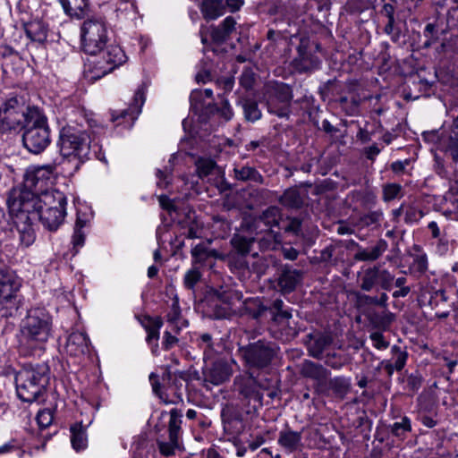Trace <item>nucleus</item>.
<instances>
[{
  "label": "nucleus",
  "mask_w": 458,
  "mask_h": 458,
  "mask_svg": "<svg viewBox=\"0 0 458 458\" xmlns=\"http://www.w3.org/2000/svg\"><path fill=\"white\" fill-rule=\"evenodd\" d=\"M391 433L397 437H405L406 433L411 431V420L407 416H403L401 421H396L391 425Z\"/></svg>",
  "instance_id": "43"
},
{
  "label": "nucleus",
  "mask_w": 458,
  "mask_h": 458,
  "mask_svg": "<svg viewBox=\"0 0 458 458\" xmlns=\"http://www.w3.org/2000/svg\"><path fill=\"white\" fill-rule=\"evenodd\" d=\"M402 191V186L398 183H386L382 189V199L385 202H389L398 198Z\"/></svg>",
  "instance_id": "49"
},
{
  "label": "nucleus",
  "mask_w": 458,
  "mask_h": 458,
  "mask_svg": "<svg viewBox=\"0 0 458 458\" xmlns=\"http://www.w3.org/2000/svg\"><path fill=\"white\" fill-rule=\"evenodd\" d=\"M332 337L326 333L315 332L307 335L305 342L309 354L320 359L324 351L332 344Z\"/></svg>",
  "instance_id": "18"
},
{
  "label": "nucleus",
  "mask_w": 458,
  "mask_h": 458,
  "mask_svg": "<svg viewBox=\"0 0 458 458\" xmlns=\"http://www.w3.org/2000/svg\"><path fill=\"white\" fill-rule=\"evenodd\" d=\"M145 87L141 85L135 92L132 103L128 109H124L119 112L112 113V122L116 123L120 125L123 123H127L128 126H131L133 121L137 118L139 114L141 112V107L145 103Z\"/></svg>",
  "instance_id": "15"
},
{
  "label": "nucleus",
  "mask_w": 458,
  "mask_h": 458,
  "mask_svg": "<svg viewBox=\"0 0 458 458\" xmlns=\"http://www.w3.org/2000/svg\"><path fill=\"white\" fill-rule=\"evenodd\" d=\"M236 30V21L232 16H227L217 26H211L210 36L216 44L225 43Z\"/></svg>",
  "instance_id": "21"
},
{
  "label": "nucleus",
  "mask_w": 458,
  "mask_h": 458,
  "mask_svg": "<svg viewBox=\"0 0 458 458\" xmlns=\"http://www.w3.org/2000/svg\"><path fill=\"white\" fill-rule=\"evenodd\" d=\"M239 353L248 368L264 369L271 363L276 353V344L266 340H258L240 347Z\"/></svg>",
  "instance_id": "11"
},
{
  "label": "nucleus",
  "mask_w": 458,
  "mask_h": 458,
  "mask_svg": "<svg viewBox=\"0 0 458 458\" xmlns=\"http://www.w3.org/2000/svg\"><path fill=\"white\" fill-rule=\"evenodd\" d=\"M239 105L242 108L244 119L250 123H255L261 119L262 112L257 100L250 98H242Z\"/></svg>",
  "instance_id": "28"
},
{
  "label": "nucleus",
  "mask_w": 458,
  "mask_h": 458,
  "mask_svg": "<svg viewBox=\"0 0 458 458\" xmlns=\"http://www.w3.org/2000/svg\"><path fill=\"white\" fill-rule=\"evenodd\" d=\"M234 385L240 394L245 399L252 400L262 404V388H269L270 383L263 384L258 381L251 374L246 377H239L234 379Z\"/></svg>",
  "instance_id": "13"
},
{
  "label": "nucleus",
  "mask_w": 458,
  "mask_h": 458,
  "mask_svg": "<svg viewBox=\"0 0 458 458\" xmlns=\"http://www.w3.org/2000/svg\"><path fill=\"white\" fill-rule=\"evenodd\" d=\"M83 123L90 127L89 121L82 117L81 123L71 121L60 131V153L70 161H76V169L90 158V136Z\"/></svg>",
  "instance_id": "3"
},
{
  "label": "nucleus",
  "mask_w": 458,
  "mask_h": 458,
  "mask_svg": "<svg viewBox=\"0 0 458 458\" xmlns=\"http://www.w3.org/2000/svg\"><path fill=\"white\" fill-rule=\"evenodd\" d=\"M388 243L386 240H378L375 245L369 248H362L358 245L354 259L357 261L372 262L378 259L387 250Z\"/></svg>",
  "instance_id": "20"
},
{
  "label": "nucleus",
  "mask_w": 458,
  "mask_h": 458,
  "mask_svg": "<svg viewBox=\"0 0 458 458\" xmlns=\"http://www.w3.org/2000/svg\"><path fill=\"white\" fill-rule=\"evenodd\" d=\"M394 276L387 269L378 267V285L386 291L392 289Z\"/></svg>",
  "instance_id": "52"
},
{
  "label": "nucleus",
  "mask_w": 458,
  "mask_h": 458,
  "mask_svg": "<svg viewBox=\"0 0 458 458\" xmlns=\"http://www.w3.org/2000/svg\"><path fill=\"white\" fill-rule=\"evenodd\" d=\"M33 111H40L38 107L30 106L23 96L11 95L0 106V131L16 130L30 121Z\"/></svg>",
  "instance_id": "5"
},
{
  "label": "nucleus",
  "mask_w": 458,
  "mask_h": 458,
  "mask_svg": "<svg viewBox=\"0 0 458 458\" xmlns=\"http://www.w3.org/2000/svg\"><path fill=\"white\" fill-rule=\"evenodd\" d=\"M163 380L167 381V389L170 390L178 399L182 400V382L177 380V378L172 375L170 370H167L164 374Z\"/></svg>",
  "instance_id": "45"
},
{
  "label": "nucleus",
  "mask_w": 458,
  "mask_h": 458,
  "mask_svg": "<svg viewBox=\"0 0 458 458\" xmlns=\"http://www.w3.org/2000/svg\"><path fill=\"white\" fill-rule=\"evenodd\" d=\"M295 62L298 70L304 72L317 69L320 64L318 58L311 55H301Z\"/></svg>",
  "instance_id": "40"
},
{
  "label": "nucleus",
  "mask_w": 458,
  "mask_h": 458,
  "mask_svg": "<svg viewBox=\"0 0 458 458\" xmlns=\"http://www.w3.org/2000/svg\"><path fill=\"white\" fill-rule=\"evenodd\" d=\"M302 271L297 269H292L288 266H285L277 280L278 287L283 293H290L293 292L296 286L302 280Z\"/></svg>",
  "instance_id": "19"
},
{
  "label": "nucleus",
  "mask_w": 458,
  "mask_h": 458,
  "mask_svg": "<svg viewBox=\"0 0 458 458\" xmlns=\"http://www.w3.org/2000/svg\"><path fill=\"white\" fill-rule=\"evenodd\" d=\"M89 340L83 332L75 331L71 333L66 340L65 352L72 357H81L89 352Z\"/></svg>",
  "instance_id": "17"
},
{
  "label": "nucleus",
  "mask_w": 458,
  "mask_h": 458,
  "mask_svg": "<svg viewBox=\"0 0 458 458\" xmlns=\"http://www.w3.org/2000/svg\"><path fill=\"white\" fill-rule=\"evenodd\" d=\"M191 256L193 259L192 264L204 263L207 259L210 256V251L203 243L197 244L192 248Z\"/></svg>",
  "instance_id": "51"
},
{
  "label": "nucleus",
  "mask_w": 458,
  "mask_h": 458,
  "mask_svg": "<svg viewBox=\"0 0 458 458\" xmlns=\"http://www.w3.org/2000/svg\"><path fill=\"white\" fill-rule=\"evenodd\" d=\"M188 327V321H175L168 323V328L165 331H172L174 335H179L181 330Z\"/></svg>",
  "instance_id": "64"
},
{
  "label": "nucleus",
  "mask_w": 458,
  "mask_h": 458,
  "mask_svg": "<svg viewBox=\"0 0 458 458\" xmlns=\"http://www.w3.org/2000/svg\"><path fill=\"white\" fill-rule=\"evenodd\" d=\"M10 213L16 217L15 230L13 231L14 237L18 238L21 246L24 248L30 247L36 240V233L32 226L34 219L21 218L23 212Z\"/></svg>",
  "instance_id": "16"
},
{
  "label": "nucleus",
  "mask_w": 458,
  "mask_h": 458,
  "mask_svg": "<svg viewBox=\"0 0 458 458\" xmlns=\"http://www.w3.org/2000/svg\"><path fill=\"white\" fill-rule=\"evenodd\" d=\"M55 170V165L53 164L36 166L28 170L24 180V186L13 189L9 193V197L14 191H30L36 198H39L47 192H60L59 191L50 189Z\"/></svg>",
  "instance_id": "7"
},
{
  "label": "nucleus",
  "mask_w": 458,
  "mask_h": 458,
  "mask_svg": "<svg viewBox=\"0 0 458 458\" xmlns=\"http://www.w3.org/2000/svg\"><path fill=\"white\" fill-rule=\"evenodd\" d=\"M159 452L165 456H172L175 454V451L180 448L178 438H169L168 442L158 441L157 442Z\"/></svg>",
  "instance_id": "50"
},
{
  "label": "nucleus",
  "mask_w": 458,
  "mask_h": 458,
  "mask_svg": "<svg viewBox=\"0 0 458 458\" xmlns=\"http://www.w3.org/2000/svg\"><path fill=\"white\" fill-rule=\"evenodd\" d=\"M436 251L439 255L443 256L445 255L449 250V240L445 236V234L440 238L436 239Z\"/></svg>",
  "instance_id": "61"
},
{
  "label": "nucleus",
  "mask_w": 458,
  "mask_h": 458,
  "mask_svg": "<svg viewBox=\"0 0 458 458\" xmlns=\"http://www.w3.org/2000/svg\"><path fill=\"white\" fill-rule=\"evenodd\" d=\"M200 11L205 20H216L225 14V4L224 0H203Z\"/></svg>",
  "instance_id": "27"
},
{
  "label": "nucleus",
  "mask_w": 458,
  "mask_h": 458,
  "mask_svg": "<svg viewBox=\"0 0 458 458\" xmlns=\"http://www.w3.org/2000/svg\"><path fill=\"white\" fill-rule=\"evenodd\" d=\"M410 257L412 259V262L410 266L411 272L419 276L426 274L428 269V258L422 247L418 244H414L412 246V252L410 253Z\"/></svg>",
  "instance_id": "25"
},
{
  "label": "nucleus",
  "mask_w": 458,
  "mask_h": 458,
  "mask_svg": "<svg viewBox=\"0 0 458 458\" xmlns=\"http://www.w3.org/2000/svg\"><path fill=\"white\" fill-rule=\"evenodd\" d=\"M391 352L393 353L392 365L395 368L396 371H401L405 367L408 353L397 345H394L391 348Z\"/></svg>",
  "instance_id": "44"
},
{
  "label": "nucleus",
  "mask_w": 458,
  "mask_h": 458,
  "mask_svg": "<svg viewBox=\"0 0 458 458\" xmlns=\"http://www.w3.org/2000/svg\"><path fill=\"white\" fill-rule=\"evenodd\" d=\"M149 381L151 383L153 392L160 398H163V393L161 391V385L158 381V376L155 373H151L149 375Z\"/></svg>",
  "instance_id": "63"
},
{
  "label": "nucleus",
  "mask_w": 458,
  "mask_h": 458,
  "mask_svg": "<svg viewBox=\"0 0 458 458\" xmlns=\"http://www.w3.org/2000/svg\"><path fill=\"white\" fill-rule=\"evenodd\" d=\"M280 202L286 207L299 208L301 207L303 200L300 191L297 189H287L280 198Z\"/></svg>",
  "instance_id": "37"
},
{
  "label": "nucleus",
  "mask_w": 458,
  "mask_h": 458,
  "mask_svg": "<svg viewBox=\"0 0 458 458\" xmlns=\"http://www.w3.org/2000/svg\"><path fill=\"white\" fill-rule=\"evenodd\" d=\"M20 352L31 354L29 349L40 348L52 334V318L41 308L30 309L20 326Z\"/></svg>",
  "instance_id": "2"
},
{
  "label": "nucleus",
  "mask_w": 458,
  "mask_h": 458,
  "mask_svg": "<svg viewBox=\"0 0 458 458\" xmlns=\"http://www.w3.org/2000/svg\"><path fill=\"white\" fill-rule=\"evenodd\" d=\"M208 112L212 114H217L224 122L230 121L233 116V111L229 101L225 98L221 100V105H212L208 106Z\"/></svg>",
  "instance_id": "36"
},
{
  "label": "nucleus",
  "mask_w": 458,
  "mask_h": 458,
  "mask_svg": "<svg viewBox=\"0 0 458 458\" xmlns=\"http://www.w3.org/2000/svg\"><path fill=\"white\" fill-rule=\"evenodd\" d=\"M351 378L335 377L329 380L328 386L336 396L344 398L351 390Z\"/></svg>",
  "instance_id": "34"
},
{
  "label": "nucleus",
  "mask_w": 458,
  "mask_h": 458,
  "mask_svg": "<svg viewBox=\"0 0 458 458\" xmlns=\"http://www.w3.org/2000/svg\"><path fill=\"white\" fill-rule=\"evenodd\" d=\"M284 301L276 299L273 301L270 310L273 314V320L276 323H283L288 321L292 318V314L287 310H283Z\"/></svg>",
  "instance_id": "41"
},
{
  "label": "nucleus",
  "mask_w": 458,
  "mask_h": 458,
  "mask_svg": "<svg viewBox=\"0 0 458 458\" xmlns=\"http://www.w3.org/2000/svg\"><path fill=\"white\" fill-rule=\"evenodd\" d=\"M445 204L450 203V207L444 208L443 215L449 218L454 219V216L458 212V197H454L453 191H447L445 195Z\"/></svg>",
  "instance_id": "46"
},
{
  "label": "nucleus",
  "mask_w": 458,
  "mask_h": 458,
  "mask_svg": "<svg viewBox=\"0 0 458 458\" xmlns=\"http://www.w3.org/2000/svg\"><path fill=\"white\" fill-rule=\"evenodd\" d=\"M281 218L280 209L271 206L264 210L259 216H254L247 223V229L250 233L259 234L269 231L272 227L277 226Z\"/></svg>",
  "instance_id": "14"
},
{
  "label": "nucleus",
  "mask_w": 458,
  "mask_h": 458,
  "mask_svg": "<svg viewBox=\"0 0 458 458\" xmlns=\"http://www.w3.org/2000/svg\"><path fill=\"white\" fill-rule=\"evenodd\" d=\"M37 420L41 428H47L53 421V413L51 410L45 409L39 411L37 415Z\"/></svg>",
  "instance_id": "59"
},
{
  "label": "nucleus",
  "mask_w": 458,
  "mask_h": 458,
  "mask_svg": "<svg viewBox=\"0 0 458 458\" xmlns=\"http://www.w3.org/2000/svg\"><path fill=\"white\" fill-rule=\"evenodd\" d=\"M18 397L27 403L38 400L49 383V369L44 364L24 366L15 373Z\"/></svg>",
  "instance_id": "4"
},
{
  "label": "nucleus",
  "mask_w": 458,
  "mask_h": 458,
  "mask_svg": "<svg viewBox=\"0 0 458 458\" xmlns=\"http://www.w3.org/2000/svg\"><path fill=\"white\" fill-rule=\"evenodd\" d=\"M110 42L108 29L102 20H87L81 26V47L90 55H97L103 47Z\"/></svg>",
  "instance_id": "10"
},
{
  "label": "nucleus",
  "mask_w": 458,
  "mask_h": 458,
  "mask_svg": "<svg viewBox=\"0 0 458 458\" xmlns=\"http://www.w3.org/2000/svg\"><path fill=\"white\" fill-rule=\"evenodd\" d=\"M345 362V358L336 353L327 355L325 360V363L328 367L336 370L342 369L344 366Z\"/></svg>",
  "instance_id": "56"
},
{
  "label": "nucleus",
  "mask_w": 458,
  "mask_h": 458,
  "mask_svg": "<svg viewBox=\"0 0 458 458\" xmlns=\"http://www.w3.org/2000/svg\"><path fill=\"white\" fill-rule=\"evenodd\" d=\"M64 13L71 18L83 19L89 12V0H57Z\"/></svg>",
  "instance_id": "23"
},
{
  "label": "nucleus",
  "mask_w": 458,
  "mask_h": 458,
  "mask_svg": "<svg viewBox=\"0 0 458 458\" xmlns=\"http://www.w3.org/2000/svg\"><path fill=\"white\" fill-rule=\"evenodd\" d=\"M66 204L67 199L63 192H47L36 198L30 191H14L7 199L10 212H23L21 218L39 219L49 231H56L64 223Z\"/></svg>",
  "instance_id": "1"
},
{
  "label": "nucleus",
  "mask_w": 458,
  "mask_h": 458,
  "mask_svg": "<svg viewBox=\"0 0 458 458\" xmlns=\"http://www.w3.org/2000/svg\"><path fill=\"white\" fill-rule=\"evenodd\" d=\"M253 242V238L245 237L241 234H234L231 239L234 250L241 256H246L250 253Z\"/></svg>",
  "instance_id": "38"
},
{
  "label": "nucleus",
  "mask_w": 458,
  "mask_h": 458,
  "mask_svg": "<svg viewBox=\"0 0 458 458\" xmlns=\"http://www.w3.org/2000/svg\"><path fill=\"white\" fill-rule=\"evenodd\" d=\"M422 381H423V378H422V376L420 375V373L419 372H415V373H411V375H409L407 377V380H406V384H407V388L415 393L417 392L421 385H422Z\"/></svg>",
  "instance_id": "55"
},
{
  "label": "nucleus",
  "mask_w": 458,
  "mask_h": 458,
  "mask_svg": "<svg viewBox=\"0 0 458 458\" xmlns=\"http://www.w3.org/2000/svg\"><path fill=\"white\" fill-rule=\"evenodd\" d=\"M166 321L167 323H174L175 321H187L181 316V309L177 298L173 301L171 305V310L166 315Z\"/></svg>",
  "instance_id": "54"
},
{
  "label": "nucleus",
  "mask_w": 458,
  "mask_h": 458,
  "mask_svg": "<svg viewBox=\"0 0 458 458\" xmlns=\"http://www.w3.org/2000/svg\"><path fill=\"white\" fill-rule=\"evenodd\" d=\"M71 442L76 451L83 450L88 444L86 429L81 424L71 427Z\"/></svg>",
  "instance_id": "31"
},
{
  "label": "nucleus",
  "mask_w": 458,
  "mask_h": 458,
  "mask_svg": "<svg viewBox=\"0 0 458 458\" xmlns=\"http://www.w3.org/2000/svg\"><path fill=\"white\" fill-rule=\"evenodd\" d=\"M201 276L199 269L193 265L184 275L183 284L185 288L193 290L195 285L200 281Z\"/></svg>",
  "instance_id": "47"
},
{
  "label": "nucleus",
  "mask_w": 458,
  "mask_h": 458,
  "mask_svg": "<svg viewBox=\"0 0 458 458\" xmlns=\"http://www.w3.org/2000/svg\"><path fill=\"white\" fill-rule=\"evenodd\" d=\"M369 338L372 341L373 346L377 350H386L389 346V342L385 339L381 332L371 333Z\"/></svg>",
  "instance_id": "58"
},
{
  "label": "nucleus",
  "mask_w": 458,
  "mask_h": 458,
  "mask_svg": "<svg viewBox=\"0 0 458 458\" xmlns=\"http://www.w3.org/2000/svg\"><path fill=\"white\" fill-rule=\"evenodd\" d=\"M300 373L304 377L317 381L325 380L329 375V371L321 364L315 363L309 360H305L301 363Z\"/></svg>",
  "instance_id": "26"
},
{
  "label": "nucleus",
  "mask_w": 458,
  "mask_h": 458,
  "mask_svg": "<svg viewBox=\"0 0 458 458\" xmlns=\"http://www.w3.org/2000/svg\"><path fill=\"white\" fill-rule=\"evenodd\" d=\"M178 338L176 335L172 334V331H165L163 335V348L165 350H170L173 348L177 343Z\"/></svg>",
  "instance_id": "60"
},
{
  "label": "nucleus",
  "mask_w": 458,
  "mask_h": 458,
  "mask_svg": "<svg viewBox=\"0 0 458 458\" xmlns=\"http://www.w3.org/2000/svg\"><path fill=\"white\" fill-rule=\"evenodd\" d=\"M196 167L199 177L204 178L216 168V162L210 158H199L196 162Z\"/></svg>",
  "instance_id": "48"
},
{
  "label": "nucleus",
  "mask_w": 458,
  "mask_h": 458,
  "mask_svg": "<svg viewBox=\"0 0 458 458\" xmlns=\"http://www.w3.org/2000/svg\"><path fill=\"white\" fill-rule=\"evenodd\" d=\"M255 82V74L250 69H244L240 77V84L246 89H252Z\"/></svg>",
  "instance_id": "57"
},
{
  "label": "nucleus",
  "mask_w": 458,
  "mask_h": 458,
  "mask_svg": "<svg viewBox=\"0 0 458 458\" xmlns=\"http://www.w3.org/2000/svg\"><path fill=\"white\" fill-rule=\"evenodd\" d=\"M146 323L143 324L145 330L148 333L146 341L149 344L152 340L157 341L159 339V330L163 326V319L161 317H146Z\"/></svg>",
  "instance_id": "33"
},
{
  "label": "nucleus",
  "mask_w": 458,
  "mask_h": 458,
  "mask_svg": "<svg viewBox=\"0 0 458 458\" xmlns=\"http://www.w3.org/2000/svg\"><path fill=\"white\" fill-rule=\"evenodd\" d=\"M20 286L19 278L13 271L0 269V317H13L17 311L14 299Z\"/></svg>",
  "instance_id": "12"
},
{
  "label": "nucleus",
  "mask_w": 458,
  "mask_h": 458,
  "mask_svg": "<svg viewBox=\"0 0 458 458\" xmlns=\"http://www.w3.org/2000/svg\"><path fill=\"white\" fill-rule=\"evenodd\" d=\"M127 57L122 47L109 42L97 54L95 60L91 61V79L98 80L125 63Z\"/></svg>",
  "instance_id": "9"
},
{
  "label": "nucleus",
  "mask_w": 458,
  "mask_h": 458,
  "mask_svg": "<svg viewBox=\"0 0 458 458\" xmlns=\"http://www.w3.org/2000/svg\"><path fill=\"white\" fill-rule=\"evenodd\" d=\"M234 178L242 182H253L256 183H263L264 178L259 172L249 165H236L233 168Z\"/></svg>",
  "instance_id": "29"
},
{
  "label": "nucleus",
  "mask_w": 458,
  "mask_h": 458,
  "mask_svg": "<svg viewBox=\"0 0 458 458\" xmlns=\"http://www.w3.org/2000/svg\"><path fill=\"white\" fill-rule=\"evenodd\" d=\"M170 419L168 421L169 438L180 439L182 435V412L178 409H172L169 412Z\"/></svg>",
  "instance_id": "32"
},
{
  "label": "nucleus",
  "mask_w": 458,
  "mask_h": 458,
  "mask_svg": "<svg viewBox=\"0 0 458 458\" xmlns=\"http://www.w3.org/2000/svg\"><path fill=\"white\" fill-rule=\"evenodd\" d=\"M340 108L349 116L357 115L360 110V99L352 96V98L341 97L338 99Z\"/></svg>",
  "instance_id": "39"
},
{
  "label": "nucleus",
  "mask_w": 458,
  "mask_h": 458,
  "mask_svg": "<svg viewBox=\"0 0 458 458\" xmlns=\"http://www.w3.org/2000/svg\"><path fill=\"white\" fill-rule=\"evenodd\" d=\"M50 130L47 117L40 111H33L30 121L24 124L22 142L33 154H39L50 144Z\"/></svg>",
  "instance_id": "6"
},
{
  "label": "nucleus",
  "mask_w": 458,
  "mask_h": 458,
  "mask_svg": "<svg viewBox=\"0 0 458 458\" xmlns=\"http://www.w3.org/2000/svg\"><path fill=\"white\" fill-rule=\"evenodd\" d=\"M220 299L224 303L233 307L236 304V302L242 301V294L239 291L230 289L223 292L220 294Z\"/></svg>",
  "instance_id": "53"
},
{
  "label": "nucleus",
  "mask_w": 458,
  "mask_h": 458,
  "mask_svg": "<svg viewBox=\"0 0 458 458\" xmlns=\"http://www.w3.org/2000/svg\"><path fill=\"white\" fill-rule=\"evenodd\" d=\"M232 375L230 367L225 362H216L204 373L205 382L219 386L229 380Z\"/></svg>",
  "instance_id": "22"
},
{
  "label": "nucleus",
  "mask_w": 458,
  "mask_h": 458,
  "mask_svg": "<svg viewBox=\"0 0 458 458\" xmlns=\"http://www.w3.org/2000/svg\"><path fill=\"white\" fill-rule=\"evenodd\" d=\"M27 37L35 42L42 43L47 40V30L44 23L39 21H33L25 25Z\"/></svg>",
  "instance_id": "30"
},
{
  "label": "nucleus",
  "mask_w": 458,
  "mask_h": 458,
  "mask_svg": "<svg viewBox=\"0 0 458 458\" xmlns=\"http://www.w3.org/2000/svg\"><path fill=\"white\" fill-rule=\"evenodd\" d=\"M301 432L287 427L279 432L277 443L288 453H293L301 446Z\"/></svg>",
  "instance_id": "24"
},
{
  "label": "nucleus",
  "mask_w": 458,
  "mask_h": 458,
  "mask_svg": "<svg viewBox=\"0 0 458 458\" xmlns=\"http://www.w3.org/2000/svg\"><path fill=\"white\" fill-rule=\"evenodd\" d=\"M263 95L268 113L280 118H289L293 93L288 85L278 82L268 83L265 87Z\"/></svg>",
  "instance_id": "8"
},
{
  "label": "nucleus",
  "mask_w": 458,
  "mask_h": 458,
  "mask_svg": "<svg viewBox=\"0 0 458 458\" xmlns=\"http://www.w3.org/2000/svg\"><path fill=\"white\" fill-rule=\"evenodd\" d=\"M376 285H378V266H374L364 271L361 277L360 288L363 291L369 292Z\"/></svg>",
  "instance_id": "35"
},
{
  "label": "nucleus",
  "mask_w": 458,
  "mask_h": 458,
  "mask_svg": "<svg viewBox=\"0 0 458 458\" xmlns=\"http://www.w3.org/2000/svg\"><path fill=\"white\" fill-rule=\"evenodd\" d=\"M223 421L225 429L232 434H240L243 431L244 425L240 415L225 417Z\"/></svg>",
  "instance_id": "42"
},
{
  "label": "nucleus",
  "mask_w": 458,
  "mask_h": 458,
  "mask_svg": "<svg viewBox=\"0 0 458 458\" xmlns=\"http://www.w3.org/2000/svg\"><path fill=\"white\" fill-rule=\"evenodd\" d=\"M85 233L82 229L74 228L73 235H72V243L74 248L81 247L84 243Z\"/></svg>",
  "instance_id": "62"
}]
</instances>
